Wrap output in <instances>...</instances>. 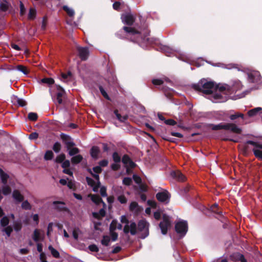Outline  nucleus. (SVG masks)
Masks as SVG:
<instances>
[{
  "label": "nucleus",
  "instance_id": "1",
  "mask_svg": "<svg viewBox=\"0 0 262 262\" xmlns=\"http://www.w3.org/2000/svg\"><path fill=\"white\" fill-rule=\"evenodd\" d=\"M198 89L209 95V99L214 103H222L228 100V95L234 90L225 83L215 84L212 81L202 80L198 85Z\"/></svg>",
  "mask_w": 262,
  "mask_h": 262
},
{
  "label": "nucleus",
  "instance_id": "2",
  "mask_svg": "<svg viewBox=\"0 0 262 262\" xmlns=\"http://www.w3.org/2000/svg\"><path fill=\"white\" fill-rule=\"evenodd\" d=\"M51 95L53 101L56 104H61L63 103L66 97L64 89L59 85L56 86V91L55 94L51 92Z\"/></svg>",
  "mask_w": 262,
  "mask_h": 262
},
{
  "label": "nucleus",
  "instance_id": "3",
  "mask_svg": "<svg viewBox=\"0 0 262 262\" xmlns=\"http://www.w3.org/2000/svg\"><path fill=\"white\" fill-rule=\"evenodd\" d=\"M121 222L125 224L123 229L124 233H128L130 232L132 235H135L137 233V225L135 223L128 222L125 216L121 217Z\"/></svg>",
  "mask_w": 262,
  "mask_h": 262
},
{
  "label": "nucleus",
  "instance_id": "4",
  "mask_svg": "<svg viewBox=\"0 0 262 262\" xmlns=\"http://www.w3.org/2000/svg\"><path fill=\"white\" fill-rule=\"evenodd\" d=\"M91 173L92 174L95 180L92 179L91 178L86 177V180L89 185L93 187V190L95 192L98 191V188L100 187V182L99 181V174H93V172L91 170Z\"/></svg>",
  "mask_w": 262,
  "mask_h": 262
},
{
  "label": "nucleus",
  "instance_id": "5",
  "mask_svg": "<svg viewBox=\"0 0 262 262\" xmlns=\"http://www.w3.org/2000/svg\"><path fill=\"white\" fill-rule=\"evenodd\" d=\"M248 79L250 82L257 84L256 89L262 87V78L258 72H252L248 74Z\"/></svg>",
  "mask_w": 262,
  "mask_h": 262
},
{
  "label": "nucleus",
  "instance_id": "6",
  "mask_svg": "<svg viewBox=\"0 0 262 262\" xmlns=\"http://www.w3.org/2000/svg\"><path fill=\"white\" fill-rule=\"evenodd\" d=\"M148 223L145 220H141L138 222L137 231L138 230L139 231L143 233L141 235V237L142 238H145L148 235Z\"/></svg>",
  "mask_w": 262,
  "mask_h": 262
},
{
  "label": "nucleus",
  "instance_id": "7",
  "mask_svg": "<svg viewBox=\"0 0 262 262\" xmlns=\"http://www.w3.org/2000/svg\"><path fill=\"white\" fill-rule=\"evenodd\" d=\"M247 143L253 146L252 150L254 156L258 159L262 160V144L251 140L247 141Z\"/></svg>",
  "mask_w": 262,
  "mask_h": 262
},
{
  "label": "nucleus",
  "instance_id": "8",
  "mask_svg": "<svg viewBox=\"0 0 262 262\" xmlns=\"http://www.w3.org/2000/svg\"><path fill=\"white\" fill-rule=\"evenodd\" d=\"M176 232L181 236H184L187 232L188 225L187 222L180 221L175 225Z\"/></svg>",
  "mask_w": 262,
  "mask_h": 262
},
{
  "label": "nucleus",
  "instance_id": "9",
  "mask_svg": "<svg viewBox=\"0 0 262 262\" xmlns=\"http://www.w3.org/2000/svg\"><path fill=\"white\" fill-rule=\"evenodd\" d=\"M171 222L170 221V217L166 215H163V221L160 223V227L161 230V232L163 234H166L168 229L171 226Z\"/></svg>",
  "mask_w": 262,
  "mask_h": 262
},
{
  "label": "nucleus",
  "instance_id": "10",
  "mask_svg": "<svg viewBox=\"0 0 262 262\" xmlns=\"http://www.w3.org/2000/svg\"><path fill=\"white\" fill-rule=\"evenodd\" d=\"M156 197L159 201L167 204L169 202L170 195L167 191L164 190L162 192H158L156 194Z\"/></svg>",
  "mask_w": 262,
  "mask_h": 262
},
{
  "label": "nucleus",
  "instance_id": "11",
  "mask_svg": "<svg viewBox=\"0 0 262 262\" xmlns=\"http://www.w3.org/2000/svg\"><path fill=\"white\" fill-rule=\"evenodd\" d=\"M225 130H229L235 134H241L242 128L238 127L235 124L232 123H226Z\"/></svg>",
  "mask_w": 262,
  "mask_h": 262
},
{
  "label": "nucleus",
  "instance_id": "12",
  "mask_svg": "<svg viewBox=\"0 0 262 262\" xmlns=\"http://www.w3.org/2000/svg\"><path fill=\"white\" fill-rule=\"evenodd\" d=\"M43 231L36 229L34 230L32 237L35 242L38 243V242L43 239Z\"/></svg>",
  "mask_w": 262,
  "mask_h": 262
},
{
  "label": "nucleus",
  "instance_id": "13",
  "mask_svg": "<svg viewBox=\"0 0 262 262\" xmlns=\"http://www.w3.org/2000/svg\"><path fill=\"white\" fill-rule=\"evenodd\" d=\"M122 22L127 25H132L135 21L134 16L129 13L123 14L121 16Z\"/></svg>",
  "mask_w": 262,
  "mask_h": 262
},
{
  "label": "nucleus",
  "instance_id": "14",
  "mask_svg": "<svg viewBox=\"0 0 262 262\" xmlns=\"http://www.w3.org/2000/svg\"><path fill=\"white\" fill-rule=\"evenodd\" d=\"M228 85L230 87L231 89L234 90L231 93H230V94L228 95V98H229L230 95L234 93H236L237 91L239 90H241L243 87V85L241 84V82L238 80L233 81L231 85Z\"/></svg>",
  "mask_w": 262,
  "mask_h": 262
},
{
  "label": "nucleus",
  "instance_id": "15",
  "mask_svg": "<svg viewBox=\"0 0 262 262\" xmlns=\"http://www.w3.org/2000/svg\"><path fill=\"white\" fill-rule=\"evenodd\" d=\"M79 55L82 60H86L89 56V52L88 48H82L78 47L77 48Z\"/></svg>",
  "mask_w": 262,
  "mask_h": 262
},
{
  "label": "nucleus",
  "instance_id": "16",
  "mask_svg": "<svg viewBox=\"0 0 262 262\" xmlns=\"http://www.w3.org/2000/svg\"><path fill=\"white\" fill-rule=\"evenodd\" d=\"M170 175L180 182H183L186 179L185 177L179 171H172L171 172Z\"/></svg>",
  "mask_w": 262,
  "mask_h": 262
},
{
  "label": "nucleus",
  "instance_id": "17",
  "mask_svg": "<svg viewBox=\"0 0 262 262\" xmlns=\"http://www.w3.org/2000/svg\"><path fill=\"white\" fill-rule=\"evenodd\" d=\"M122 161L126 167L133 168L135 166V164L130 160L129 157L127 155H124L123 157Z\"/></svg>",
  "mask_w": 262,
  "mask_h": 262
},
{
  "label": "nucleus",
  "instance_id": "18",
  "mask_svg": "<svg viewBox=\"0 0 262 262\" xmlns=\"http://www.w3.org/2000/svg\"><path fill=\"white\" fill-rule=\"evenodd\" d=\"M12 101L14 104H16L20 106H24L26 105V101L17 96H13L12 98Z\"/></svg>",
  "mask_w": 262,
  "mask_h": 262
},
{
  "label": "nucleus",
  "instance_id": "19",
  "mask_svg": "<svg viewBox=\"0 0 262 262\" xmlns=\"http://www.w3.org/2000/svg\"><path fill=\"white\" fill-rule=\"evenodd\" d=\"M62 138L64 140V143L67 145L68 149H70V148H72L75 145L74 143L69 136L64 135Z\"/></svg>",
  "mask_w": 262,
  "mask_h": 262
},
{
  "label": "nucleus",
  "instance_id": "20",
  "mask_svg": "<svg viewBox=\"0 0 262 262\" xmlns=\"http://www.w3.org/2000/svg\"><path fill=\"white\" fill-rule=\"evenodd\" d=\"M12 197L18 202H22L24 200V196L18 190H14L12 192Z\"/></svg>",
  "mask_w": 262,
  "mask_h": 262
},
{
  "label": "nucleus",
  "instance_id": "21",
  "mask_svg": "<svg viewBox=\"0 0 262 262\" xmlns=\"http://www.w3.org/2000/svg\"><path fill=\"white\" fill-rule=\"evenodd\" d=\"M231 259L235 261H241V262H247V260L244 258L243 255L239 253H235L231 256Z\"/></svg>",
  "mask_w": 262,
  "mask_h": 262
},
{
  "label": "nucleus",
  "instance_id": "22",
  "mask_svg": "<svg viewBox=\"0 0 262 262\" xmlns=\"http://www.w3.org/2000/svg\"><path fill=\"white\" fill-rule=\"evenodd\" d=\"M0 191L4 195H7L11 193V189L10 187L7 185V184H3V185L0 188Z\"/></svg>",
  "mask_w": 262,
  "mask_h": 262
},
{
  "label": "nucleus",
  "instance_id": "23",
  "mask_svg": "<svg viewBox=\"0 0 262 262\" xmlns=\"http://www.w3.org/2000/svg\"><path fill=\"white\" fill-rule=\"evenodd\" d=\"M0 178L3 184H7L9 176L7 173L4 172L1 168H0Z\"/></svg>",
  "mask_w": 262,
  "mask_h": 262
},
{
  "label": "nucleus",
  "instance_id": "24",
  "mask_svg": "<svg viewBox=\"0 0 262 262\" xmlns=\"http://www.w3.org/2000/svg\"><path fill=\"white\" fill-rule=\"evenodd\" d=\"M91 198L92 201L96 204H99L100 203H102L103 205H105V203L103 202L101 198L98 195L90 194L89 195Z\"/></svg>",
  "mask_w": 262,
  "mask_h": 262
},
{
  "label": "nucleus",
  "instance_id": "25",
  "mask_svg": "<svg viewBox=\"0 0 262 262\" xmlns=\"http://www.w3.org/2000/svg\"><path fill=\"white\" fill-rule=\"evenodd\" d=\"M129 210L132 212L138 213L140 211V208L137 203L133 202L129 205Z\"/></svg>",
  "mask_w": 262,
  "mask_h": 262
},
{
  "label": "nucleus",
  "instance_id": "26",
  "mask_svg": "<svg viewBox=\"0 0 262 262\" xmlns=\"http://www.w3.org/2000/svg\"><path fill=\"white\" fill-rule=\"evenodd\" d=\"M262 111V108L260 107H255L253 109L250 110L248 112V115L249 117H254L258 114L259 112Z\"/></svg>",
  "mask_w": 262,
  "mask_h": 262
},
{
  "label": "nucleus",
  "instance_id": "27",
  "mask_svg": "<svg viewBox=\"0 0 262 262\" xmlns=\"http://www.w3.org/2000/svg\"><path fill=\"white\" fill-rule=\"evenodd\" d=\"M54 208L59 210H62L65 209L64 204L62 202L55 201L53 202Z\"/></svg>",
  "mask_w": 262,
  "mask_h": 262
},
{
  "label": "nucleus",
  "instance_id": "28",
  "mask_svg": "<svg viewBox=\"0 0 262 262\" xmlns=\"http://www.w3.org/2000/svg\"><path fill=\"white\" fill-rule=\"evenodd\" d=\"M123 29L126 32L132 35H137L139 33L138 31L136 30L135 29L132 27H124Z\"/></svg>",
  "mask_w": 262,
  "mask_h": 262
},
{
  "label": "nucleus",
  "instance_id": "29",
  "mask_svg": "<svg viewBox=\"0 0 262 262\" xmlns=\"http://www.w3.org/2000/svg\"><path fill=\"white\" fill-rule=\"evenodd\" d=\"M114 222H112L110 225L111 235L112 241H116L118 238V234L113 231Z\"/></svg>",
  "mask_w": 262,
  "mask_h": 262
},
{
  "label": "nucleus",
  "instance_id": "30",
  "mask_svg": "<svg viewBox=\"0 0 262 262\" xmlns=\"http://www.w3.org/2000/svg\"><path fill=\"white\" fill-rule=\"evenodd\" d=\"M210 126L212 130L225 129L226 123H221L216 125L211 124Z\"/></svg>",
  "mask_w": 262,
  "mask_h": 262
},
{
  "label": "nucleus",
  "instance_id": "31",
  "mask_svg": "<svg viewBox=\"0 0 262 262\" xmlns=\"http://www.w3.org/2000/svg\"><path fill=\"white\" fill-rule=\"evenodd\" d=\"M99 153V149L97 146H94L91 150V155L93 158H97Z\"/></svg>",
  "mask_w": 262,
  "mask_h": 262
},
{
  "label": "nucleus",
  "instance_id": "32",
  "mask_svg": "<svg viewBox=\"0 0 262 262\" xmlns=\"http://www.w3.org/2000/svg\"><path fill=\"white\" fill-rule=\"evenodd\" d=\"M48 248L53 257L55 258H59L60 257V254L58 251L54 249L52 246H49Z\"/></svg>",
  "mask_w": 262,
  "mask_h": 262
},
{
  "label": "nucleus",
  "instance_id": "33",
  "mask_svg": "<svg viewBox=\"0 0 262 262\" xmlns=\"http://www.w3.org/2000/svg\"><path fill=\"white\" fill-rule=\"evenodd\" d=\"M82 159H83V158H82V156H81L80 155H76L75 156H74L71 159V161L74 164H77V163H80L82 161Z\"/></svg>",
  "mask_w": 262,
  "mask_h": 262
},
{
  "label": "nucleus",
  "instance_id": "34",
  "mask_svg": "<svg viewBox=\"0 0 262 262\" xmlns=\"http://www.w3.org/2000/svg\"><path fill=\"white\" fill-rule=\"evenodd\" d=\"M229 117L231 120H234L238 117H241L242 119H244V115L242 113L236 112L235 113V114H234L231 115Z\"/></svg>",
  "mask_w": 262,
  "mask_h": 262
},
{
  "label": "nucleus",
  "instance_id": "35",
  "mask_svg": "<svg viewBox=\"0 0 262 262\" xmlns=\"http://www.w3.org/2000/svg\"><path fill=\"white\" fill-rule=\"evenodd\" d=\"M3 1V2L0 3V9L3 11H5L8 10L9 4L6 0Z\"/></svg>",
  "mask_w": 262,
  "mask_h": 262
},
{
  "label": "nucleus",
  "instance_id": "36",
  "mask_svg": "<svg viewBox=\"0 0 262 262\" xmlns=\"http://www.w3.org/2000/svg\"><path fill=\"white\" fill-rule=\"evenodd\" d=\"M63 9L64 11H66L67 12V13L68 14V15L70 16H74V15L75 14V12L73 9L70 8L67 6H64L63 7Z\"/></svg>",
  "mask_w": 262,
  "mask_h": 262
},
{
  "label": "nucleus",
  "instance_id": "37",
  "mask_svg": "<svg viewBox=\"0 0 262 262\" xmlns=\"http://www.w3.org/2000/svg\"><path fill=\"white\" fill-rule=\"evenodd\" d=\"M54 81L52 78H45L40 80L39 82L40 83H47L49 85L52 84L54 83Z\"/></svg>",
  "mask_w": 262,
  "mask_h": 262
},
{
  "label": "nucleus",
  "instance_id": "38",
  "mask_svg": "<svg viewBox=\"0 0 262 262\" xmlns=\"http://www.w3.org/2000/svg\"><path fill=\"white\" fill-rule=\"evenodd\" d=\"M110 242V237L107 235L103 236L102 239L101 240L102 245L107 246L109 245Z\"/></svg>",
  "mask_w": 262,
  "mask_h": 262
},
{
  "label": "nucleus",
  "instance_id": "39",
  "mask_svg": "<svg viewBox=\"0 0 262 262\" xmlns=\"http://www.w3.org/2000/svg\"><path fill=\"white\" fill-rule=\"evenodd\" d=\"M12 231H13L12 227L10 226H7L2 230L3 232H5V233L7 235V237H9L10 236L11 233L12 232Z\"/></svg>",
  "mask_w": 262,
  "mask_h": 262
},
{
  "label": "nucleus",
  "instance_id": "40",
  "mask_svg": "<svg viewBox=\"0 0 262 262\" xmlns=\"http://www.w3.org/2000/svg\"><path fill=\"white\" fill-rule=\"evenodd\" d=\"M105 212L103 209H101L99 210V213L94 212L93 213V216L96 218L102 217L105 215Z\"/></svg>",
  "mask_w": 262,
  "mask_h": 262
},
{
  "label": "nucleus",
  "instance_id": "41",
  "mask_svg": "<svg viewBox=\"0 0 262 262\" xmlns=\"http://www.w3.org/2000/svg\"><path fill=\"white\" fill-rule=\"evenodd\" d=\"M36 16V10L34 8H30L28 14V19H33Z\"/></svg>",
  "mask_w": 262,
  "mask_h": 262
},
{
  "label": "nucleus",
  "instance_id": "42",
  "mask_svg": "<svg viewBox=\"0 0 262 262\" xmlns=\"http://www.w3.org/2000/svg\"><path fill=\"white\" fill-rule=\"evenodd\" d=\"M53 152L51 150H48L46 152L44 158L46 160H51L53 157Z\"/></svg>",
  "mask_w": 262,
  "mask_h": 262
},
{
  "label": "nucleus",
  "instance_id": "43",
  "mask_svg": "<svg viewBox=\"0 0 262 262\" xmlns=\"http://www.w3.org/2000/svg\"><path fill=\"white\" fill-rule=\"evenodd\" d=\"M9 220L7 216H4L1 220V224L3 227L8 226Z\"/></svg>",
  "mask_w": 262,
  "mask_h": 262
},
{
  "label": "nucleus",
  "instance_id": "44",
  "mask_svg": "<svg viewBox=\"0 0 262 262\" xmlns=\"http://www.w3.org/2000/svg\"><path fill=\"white\" fill-rule=\"evenodd\" d=\"M68 150H69V154L71 156L76 155L79 152L78 148L76 147H72V148H70V149Z\"/></svg>",
  "mask_w": 262,
  "mask_h": 262
},
{
  "label": "nucleus",
  "instance_id": "45",
  "mask_svg": "<svg viewBox=\"0 0 262 262\" xmlns=\"http://www.w3.org/2000/svg\"><path fill=\"white\" fill-rule=\"evenodd\" d=\"M61 149V144L60 143L57 142L55 143V144L53 145V150L56 152L58 153L59 152Z\"/></svg>",
  "mask_w": 262,
  "mask_h": 262
},
{
  "label": "nucleus",
  "instance_id": "46",
  "mask_svg": "<svg viewBox=\"0 0 262 262\" xmlns=\"http://www.w3.org/2000/svg\"><path fill=\"white\" fill-rule=\"evenodd\" d=\"M21 207L23 209L30 210L31 209V206L28 201H24L21 204Z\"/></svg>",
  "mask_w": 262,
  "mask_h": 262
},
{
  "label": "nucleus",
  "instance_id": "47",
  "mask_svg": "<svg viewBox=\"0 0 262 262\" xmlns=\"http://www.w3.org/2000/svg\"><path fill=\"white\" fill-rule=\"evenodd\" d=\"M90 172H91V170L93 172V174H98L99 173L101 172L102 171V169L100 166H97L96 167H94L93 168V170L90 169Z\"/></svg>",
  "mask_w": 262,
  "mask_h": 262
},
{
  "label": "nucleus",
  "instance_id": "48",
  "mask_svg": "<svg viewBox=\"0 0 262 262\" xmlns=\"http://www.w3.org/2000/svg\"><path fill=\"white\" fill-rule=\"evenodd\" d=\"M113 158L115 163H119L121 161V158L117 152L113 154Z\"/></svg>",
  "mask_w": 262,
  "mask_h": 262
},
{
  "label": "nucleus",
  "instance_id": "49",
  "mask_svg": "<svg viewBox=\"0 0 262 262\" xmlns=\"http://www.w3.org/2000/svg\"><path fill=\"white\" fill-rule=\"evenodd\" d=\"M65 155L64 154H60L58 155L56 158V162L57 163H61L64 161Z\"/></svg>",
  "mask_w": 262,
  "mask_h": 262
},
{
  "label": "nucleus",
  "instance_id": "50",
  "mask_svg": "<svg viewBox=\"0 0 262 262\" xmlns=\"http://www.w3.org/2000/svg\"><path fill=\"white\" fill-rule=\"evenodd\" d=\"M118 201L121 204H125L127 200L124 195H120L118 196Z\"/></svg>",
  "mask_w": 262,
  "mask_h": 262
},
{
  "label": "nucleus",
  "instance_id": "51",
  "mask_svg": "<svg viewBox=\"0 0 262 262\" xmlns=\"http://www.w3.org/2000/svg\"><path fill=\"white\" fill-rule=\"evenodd\" d=\"M62 78L63 79V80L64 81H68L69 80H70L71 77V73L70 72H69L68 74H62Z\"/></svg>",
  "mask_w": 262,
  "mask_h": 262
},
{
  "label": "nucleus",
  "instance_id": "52",
  "mask_svg": "<svg viewBox=\"0 0 262 262\" xmlns=\"http://www.w3.org/2000/svg\"><path fill=\"white\" fill-rule=\"evenodd\" d=\"M17 69L20 72H21L24 74L27 75L28 73V71L25 67H24L23 66H18L17 67Z\"/></svg>",
  "mask_w": 262,
  "mask_h": 262
},
{
  "label": "nucleus",
  "instance_id": "53",
  "mask_svg": "<svg viewBox=\"0 0 262 262\" xmlns=\"http://www.w3.org/2000/svg\"><path fill=\"white\" fill-rule=\"evenodd\" d=\"M114 113L115 114L117 119L121 121L124 122L126 119V117L125 116L122 117L118 113L117 111H115Z\"/></svg>",
  "mask_w": 262,
  "mask_h": 262
},
{
  "label": "nucleus",
  "instance_id": "54",
  "mask_svg": "<svg viewBox=\"0 0 262 262\" xmlns=\"http://www.w3.org/2000/svg\"><path fill=\"white\" fill-rule=\"evenodd\" d=\"M28 118L30 120L35 121L37 118V115L36 113H30L28 114Z\"/></svg>",
  "mask_w": 262,
  "mask_h": 262
},
{
  "label": "nucleus",
  "instance_id": "55",
  "mask_svg": "<svg viewBox=\"0 0 262 262\" xmlns=\"http://www.w3.org/2000/svg\"><path fill=\"white\" fill-rule=\"evenodd\" d=\"M80 233L79 229H75L73 231V236L75 239L77 240L78 238V235Z\"/></svg>",
  "mask_w": 262,
  "mask_h": 262
},
{
  "label": "nucleus",
  "instance_id": "56",
  "mask_svg": "<svg viewBox=\"0 0 262 262\" xmlns=\"http://www.w3.org/2000/svg\"><path fill=\"white\" fill-rule=\"evenodd\" d=\"M68 181L67 186L68 187L71 189L75 188V183L74 182L72 181L71 180H69L68 179H67Z\"/></svg>",
  "mask_w": 262,
  "mask_h": 262
},
{
  "label": "nucleus",
  "instance_id": "57",
  "mask_svg": "<svg viewBox=\"0 0 262 262\" xmlns=\"http://www.w3.org/2000/svg\"><path fill=\"white\" fill-rule=\"evenodd\" d=\"M99 90L100 91L101 94L103 96V97L107 99H109L108 95L107 94L105 91L103 89V88L101 86H99Z\"/></svg>",
  "mask_w": 262,
  "mask_h": 262
},
{
  "label": "nucleus",
  "instance_id": "58",
  "mask_svg": "<svg viewBox=\"0 0 262 262\" xmlns=\"http://www.w3.org/2000/svg\"><path fill=\"white\" fill-rule=\"evenodd\" d=\"M132 182V180L130 178H125L123 180V183L126 185H129Z\"/></svg>",
  "mask_w": 262,
  "mask_h": 262
},
{
  "label": "nucleus",
  "instance_id": "59",
  "mask_svg": "<svg viewBox=\"0 0 262 262\" xmlns=\"http://www.w3.org/2000/svg\"><path fill=\"white\" fill-rule=\"evenodd\" d=\"M13 228L16 231H19L21 228V225L19 223H15L13 225Z\"/></svg>",
  "mask_w": 262,
  "mask_h": 262
},
{
  "label": "nucleus",
  "instance_id": "60",
  "mask_svg": "<svg viewBox=\"0 0 262 262\" xmlns=\"http://www.w3.org/2000/svg\"><path fill=\"white\" fill-rule=\"evenodd\" d=\"M89 249L92 252H98L99 250L98 248L95 245H91L89 246Z\"/></svg>",
  "mask_w": 262,
  "mask_h": 262
},
{
  "label": "nucleus",
  "instance_id": "61",
  "mask_svg": "<svg viewBox=\"0 0 262 262\" xmlns=\"http://www.w3.org/2000/svg\"><path fill=\"white\" fill-rule=\"evenodd\" d=\"M163 51L167 53V56H169L170 55L169 54L172 53L174 52L172 49L169 48L168 47H164Z\"/></svg>",
  "mask_w": 262,
  "mask_h": 262
},
{
  "label": "nucleus",
  "instance_id": "62",
  "mask_svg": "<svg viewBox=\"0 0 262 262\" xmlns=\"http://www.w3.org/2000/svg\"><path fill=\"white\" fill-rule=\"evenodd\" d=\"M100 191L102 196L105 197L107 196L106 189L105 187H101Z\"/></svg>",
  "mask_w": 262,
  "mask_h": 262
},
{
  "label": "nucleus",
  "instance_id": "63",
  "mask_svg": "<svg viewBox=\"0 0 262 262\" xmlns=\"http://www.w3.org/2000/svg\"><path fill=\"white\" fill-rule=\"evenodd\" d=\"M38 137V134L36 133V132H34V133H31L30 135H29V139L30 140H35V139H36Z\"/></svg>",
  "mask_w": 262,
  "mask_h": 262
},
{
  "label": "nucleus",
  "instance_id": "64",
  "mask_svg": "<svg viewBox=\"0 0 262 262\" xmlns=\"http://www.w3.org/2000/svg\"><path fill=\"white\" fill-rule=\"evenodd\" d=\"M133 179L134 181L138 184H140L141 183V178L137 175L134 174L133 176Z\"/></svg>",
  "mask_w": 262,
  "mask_h": 262
}]
</instances>
